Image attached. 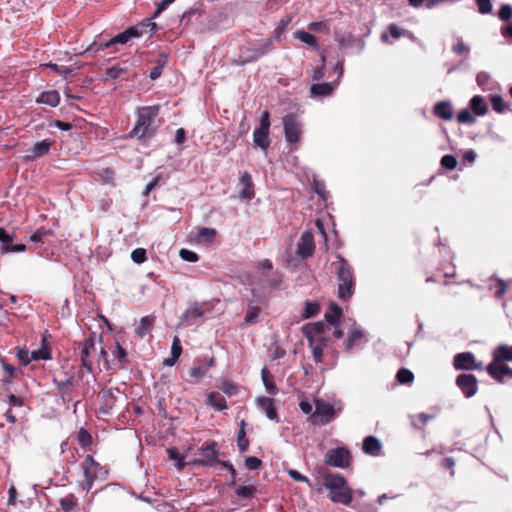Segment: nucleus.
I'll use <instances>...</instances> for the list:
<instances>
[{
	"mask_svg": "<svg viewBox=\"0 0 512 512\" xmlns=\"http://www.w3.org/2000/svg\"><path fill=\"white\" fill-rule=\"evenodd\" d=\"M321 488L329 491L327 497L333 503L350 506L353 501L354 490L349 487L346 478L340 473H325L318 491H321Z\"/></svg>",
	"mask_w": 512,
	"mask_h": 512,
	"instance_id": "f257e3e1",
	"label": "nucleus"
},
{
	"mask_svg": "<svg viewBox=\"0 0 512 512\" xmlns=\"http://www.w3.org/2000/svg\"><path fill=\"white\" fill-rule=\"evenodd\" d=\"M159 106H145L137 110V121L134 128L130 131L131 138H137L139 141H145L154 136L158 124L156 123L159 115Z\"/></svg>",
	"mask_w": 512,
	"mask_h": 512,
	"instance_id": "f03ea898",
	"label": "nucleus"
},
{
	"mask_svg": "<svg viewBox=\"0 0 512 512\" xmlns=\"http://www.w3.org/2000/svg\"><path fill=\"white\" fill-rule=\"evenodd\" d=\"M338 267L336 277L338 281L337 296L341 301L349 300L355 292V276L352 266L340 254L336 256Z\"/></svg>",
	"mask_w": 512,
	"mask_h": 512,
	"instance_id": "7ed1b4c3",
	"label": "nucleus"
},
{
	"mask_svg": "<svg viewBox=\"0 0 512 512\" xmlns=\"http://www.w3.org/2000/svg\"><path fill=\"white\" fill-rule=\"evenodd\" d=\"M273 48V39H265L259 41L257 44H248L242 46L239 50L238 57L234 60V63L238 66H244L245 64L257 61L262 56L269 53Z\"/></svg>",
	"mask_w": 512,
	"mask_h": 512,
	"instance_id": "20e7f679",
	"label": "nucleus"
},
{
	"mask_svg": "<svg viewBox=\"0 0 512 512\" xmlns=\"http://www.w3.org/2000/svg\"><path fill=\"white\" fill-rule=\"evenodd\" d=\"M82 469L85 477L82 488L87 492L90 491L96 480H105L108 476V470L96 462L91 455H86Z\"/></svg>",
	"mask_w": 512,
	"mask_h": 512,
	"instance_id": "39448f33",
	"label": "nucleus"
},
{
	"mask_svg": "<svg viewBox=\"0 0 512 512\" xmlns=\"http://www.w3.org/2000/svg\"><path fill=\"white\" fill-rule=\"evenodd\" d=\"M156 24L153 23V22H148L146 24H142V25H135V26H131L129 28H127L126 30H124L123 32L117 34L116 36L110 38V43L114 45H117V44H121V45H124L126 44L127 42H129L131 39H134V38H139L141 36H143L145 33L148 32V28H150L149 30L152 31L154 30Z\"/></svg>",
	"mask_w": 512,
	"mask_h": 512,
	"instance_id": "423d86ee",
	"label": "nucleus"
},
{
	"mask_svg": "<svg viewBox=\"0 0 512 512\" xmlns=\"http://www.w3.org/2000/svg\"><path fill=\"white\" fill-rule=\"evenodd\" d=\"M284 135L289 144H297L302 136V123L293 114L283 117Z\"/></svg>",
	"mask_w": 512,
	"mask_h": 512,
	"instance_id": "0eeeda50",
	"label": "nucleus"
},
{
	"mask_svg": "<svg viewBox=\"0 0 512 512\" xmlns=\"http://www.w3.org/2000/svg\"><path fill=\"white\" fill-rule=\"evenodd\" d=\"M335 417V409L332 404L324 401L317 400L315 411L311 414L309 420L314 424L326 425L330 423Z\"/></svg>",
	"mask_w": 512,
	"mask_h": 512,
	"instance_id": "6e6552de",
	"label": "nucleus"
},
{
	"mask_svg": "<svg viewBox=\"0 0 512 512\" xmlns=\"http://www.w3.org/2000/svg\"><path fill=\"white\" fill-rule=\"evenodd\" d=\"M453 366L456 370L463 371H482L484 369L483 363L478 362L472 352H462L454 355Z\"/></svg>",
	"mask_w": 512,
	"mask_h": 512,
	"instance_id": "1a4fd4ad",
	"label": "nucleus"
},
{
	"mask_svg": "<svg viewBox=\"0 0 512 512\" xmlns=\"http://www.w3.org/2000/svg\"><path fill=\"white\" fill-rule=\"evenodd\" d=\"M54 233L44 227L38 228L31 236L30 241L36 244V252L40 256H48L49 251L46 245H51Z\"/></svg>",
	"mask_w": 512,
	"mask_h": 512,
	"instance_id": "9d476101",
	"label": "nucleus"
},
{
	"mask_svg": "<svg viewBox=\"0 0 512 512\" xmlns=\"http://www.w3.org/2000/svg\"><path fill=\"white\" fill-rule=\"evenodd\" d=\"M217 443L211 441L199 448L200 458L193 461V464L204 467H212L218 462Z\"/></svg>",
	"mask_w": 512,
	"mask_h": 512,
	"instance_id": "9b49d317",
	"label": "nucleus"
},
{
	"mask_svg": "<svg viewBox=\"0 0 512 512\" xmlns=\"http://www.w3.org/2000/svg\"><path fill=\"white\" fill-rule=\"evenodd\" d=\"M208 304L203 302L191 303L180 318V322L188 326L196 324L197 320L209 312Z\"/></svg>",
	"mask_w": 512,
	"mask_h": 512,
	"instance_id": "f8f14e48",
	"label": "nucleus"
},
{
	"mask_svg": "<svg viewBox=\"0 0 512 512\" xmlns=\"http://www.w3.org/2000/svg\"><path fill=\"white\" fill-rule=\"evenodd\" d=\"M325 461L332 467L347 468L350 465L351 455L348 449L338 447L326 453Z\"/></svg>",
	"mask_w": 512,
	"mask_h": 512,
	"instance_id": "ddd939ff",
	"label": "nucleus"
},
{
	"mask_svg": "<svg viewBox=\"0 0 512 512\" xmlns=\"http://www.w3.org/2000/svg\"><path fill=\"white\" fill-rule=\"evenodd\" d=\"M79 346L81 366L88 373H91L93 365L92 356L96 354L97 351L95 338L90 336L89 338H86L82 343H80Z\"/></svg>",
	"mask_w": 512,
	"mask_h": 512,
	"instance_id": "4468645a",
	"label": "nucleus"
},
{
	"mask_svg": "<svg viewBox=\"0 0 512 512\" xmlns=\"http://www.w3.org/2000/svg\"><path fill=\"white\" fill-rule=\"evenodd\" d=\"M315 250L314 236L309 230L302 232L296 248V256L301 260L311 257Z\"/></svg>",
	"mask_w": 512,
	"mask_h": 512,
	"instance_id": "2eb2a0df",
	"label": "nucleus"
},
{
	"mask_svg": "<svg viewBox=\"0 0 512 512\" xmlns=\"http://www.w3.org/2000/svg\"><path fill=\"white\" fill-rule=\"evenodd\" d=\"M455 385L466 398L473 397L478 391V380L473 374L462 373L455 379Z\"/></svg>",
	"mask_w": 512,
	"mask_h": 512,
	"instance_id": "dca6fc26",
	"label": "nucleus"
},
{
	"mask_svg": "<svg viewBox=\"0 0 512 512\" xmlns=\"http://www.w3.org/2000/svg\"><path fill=\"white\" fill-rule=\"evenodd\" d=\"M135 67L134 62L123 60L106 69V77L113 80H128L132 69Z\"/></svg>",
	"mask_w": 512,
	"mask_h": 512,
	"instance_id": "f3484780",
	"label": "nucleus"
},
{
	"mask_svg": "<svg viewBox=\"0 0 512 512\" xmlns=\"http://www.w3.org/2000/svg\"><path fill=\"white\" fill-rule=\"evenodd\" d=\"M54 143L55 141L51 139H44L34 143L28 149V154L25 156L26 160L33 161L37 158L47 155Z\"/></svg>",
	"mask_w": 512,
	"mask_h": 512,
	"instance_id": "a211bd4d",
	"label": "nucleus"
},
{
	"mask_svg": "<svg viewBox=\"0 0 512 512\" xmlns=\"http://www.w3.org/2000/svg\"><path fill=\"white\" fill-rule=\"evenodd\" d=\"M486 370L493 379L500 383H503L504 376L512 378V368L502 362L492 361Z\"/></svg>",
	"mask_w": 512,
	"mask_h": 512,
	"instance_id": "6ab92c4d",
	"label": "nucleus"
},
{
	"mask_svg": "<svg viewBox=\"0 0 512 512\" xmlns=\"http://www.w3.org/2000/svg\"><path fill=\"white\" fill-rule=\"evenodd\" d=\"M214 364H215L214 357H211L209 359H206V358L197 359L195 361V365L190 368L189 375H190V377H192L196 380H199L206 374V372L208 371V369L210 367L214 366Z\"/></svg>",
	"mask_w": 512,
	"mask_h": 512,
	"instance_id": "aec40b11",
	"label": "nucleus"
},
{
	"mask_svg": "<svg viewBox=\"0 0 512 512\" xmlns=\"http://www.w3.org/2000/svg\"><path fill=\"white\" fill-rule=\"evenodd\" d=\"M256 402L258 407L265 412L269 420L274 421L276 423L280 421L273 399L262 396L257 398Z\"/></svg>",
	"mask_w": 512,
	"mask_h": 512,
	"instance_id": "412c9836",
	"label": "nucleus"
},
{
	"mask_svg": "<svg viewBox=\"0 0 512 512\" xmlns=\"http://www.w3.org/2000/svg\"><path fill=\"white\" fill-rule=\"evenodd\" d=\"M261 309L258 306V302L254 300H248L247 312L245 314L241 327H247L256 324L259 321Z\"/></svg>",
	"mask_w": 512,
	"mask_h": 512,
	"instance_id": "4be33fe9",
	"label": "nucleus"
},
{
	"mask_svg": "<svg viewBox=\"0 0 512 512\" xmlns=\"http://www.w3.org/2000/svg\"><path fill=\"white\" fill-rule=\"evenodd\" d=\"M240 183L243 188L239 192V197L241 199L251 200L255 195L251 175L248 172H244L240 177Z\"/></svg>",
	"mask_w": 512,
	"mask_h": 512,
	"instance_id": "5701e85b",
	"label": "nucleus"
},
{
	"mask_svg": "<svg viewBox=\"0 0 512 512\" xmlns=\"http://www.w3.org/2000/svg\"><path fill=\"white\" fill-rule=\"evenodd\" d=\"M382 444L380 440L372 435L364 438L362 443V450L365 454L370 456H378L381 452Z\"/></svg>",
	"mask_w": 512,
	"mask_h": 512,
	"instance_id": "b1692460",
	"label": "nucleus"
},
{
	"mask_svg": "<svg viewBox=\"0 0 512 512\" xmlns=\"http://www.w3.org/2000/svg\"><path fill=\"white\" fill-rule=\"evenodd\" d=\"M303 334L309 342V345H312V342L317 337L322 336L324 332V325L322 322L309 323L303 326L302 328Z\"/></svg>",
	"mask_w": 512,
	"mask_h": 512,
	"instance_id": "393cba45",
	"label": "nucleus"
},
{
	"mask_svg": "<svg viewBox=\"0 0 512 512\" xmlns=\"http://www.w3.org/2000/svg\"><path fill=\"white\" fill-rule=\"evenodd\" d=\"M36 103L57 107L60 103V94L57 90L44 91L36 98Z\"/></svg>",
	"mask_w": 512,
	"mask_h": 512,
	"instance_id": "a878e982",
	"label": "nucleus"
},
{
	"mask_svg": "<svg viewBox=\"0 0 512 512\" xmlns=\"http://www.w3.org/2000/svg\"><path fill=\"white\" fill-rule=\"evenodd\" d=\"M75 376L74 374L68 375L64 380H58L53 378V383L57 387V390L61 394L63 399L69 398L71 395V386L73 385Z\"/></svg>",
	"mask_w": 512,
	"mask_h": 512,
	"instance_id": "bb28decb",
	"label": "nucleus"
},
{
	"mask_svg": "<svg viewBox=\"0 0 512 512\" xmlns=\"http://www.w3.org/2000/svg\"><path fill=\"white\" fill-rule=\"evenodd\" d=\"M337 85H338L337 81L332 82V83L313 84L310 87V93L316 97H325V96L330 95Z\"/></svg>",
	"mask_w": 512,
	"mask_h": 512,
	"instance_id": "cd10ccee",
	"label": "nucleus"
},
{
	"mask_svg": "<svg viewBox=\"0 0 512 512\" xmlns=\"http://www.w3.org/2000/svg\"><path fill=\"white\" fill-rule=\"evenodd\" d=\"M493 360L496 362L512 361V346L501 344L497 346L492 353Z\"/></svg>",
	"mask_w": 512,
	"mask_h": 512,
	"instance_id": "c85d7f7f",
	"label": "nucleus"
},
{
	"mask_svg": "<svg viewBox=\"0 0 512 512\" xmlns=\"http://www.w3.org/2000/svg\"><path fill=\"white\" fill-rule=\"evenodd\" d=\"M253 143L263 152L267 153L271 143L269 139V132L255 129L253 132Z\"/></svg>",
	"mask_w": 512,
	"mask_h": 512,
	"instance_id": "c756f323",
	"label": "nucleus"
},
{
	"mask_svg": "<svg viewBox=\"0 0 512 512\" xmlns=\"http://www.w3.org/2000/svg\"><path fill=\"white\" fill-rule=\"evenodd\" d=\"M469 108L477 116H484L488 112V105L480 95H475L471 98Z\"/></svg>",
	"mask_w": 512,
	"mask_h": 512,
	"instance_id": "7c9ffc66",
	"label": "nucleus"
},
{
	"mask_svg": "<svg viewBox=\"0 0 512 512\" xmlns=\"http://www.w3.org/2000/svg\"><path fill=\"white\" fill-rule=\"evenodd\" d=\"M328 340L320 336L317 339H314L312 345H310L312 350V356L316 363H321L323 359V348L327 346Z\"/></svg>",
	"mask_w": 512,
	"mask_h": 512,
	"instance_id": "2f4dec72",
	"label": "nucleus"
},
{
	"mask_svg": "<svg viewBox=\"0 0 512 512\" xmlns=\"http://www.w3.org/2000/svg\"><path fill=\"white\" fill-rule=\"evenodd\" d=\"M207 404L218 411L228 409V405L225 398L215 391L208 393Z\"/></svg>",
	"mask_w": 512,
	"mask_h": 512,
	"instance_id": "473e14b6",
	"label": "nucleus"
},
{
	"mask_svg": "<svg viewBox=\"0 0 512 512\" xmlns=\"http://www.w3.org/2000/svg\"><path fill=\"white\" fill-rule=\"evenodd\" d=\"M261 378L266 388V391L269 394L275 395L277 393V387L273 380V376L270 374L266 367L262 368L261 370Z\"/></svg>",
	"mask_w": 512,
	"mask_h": 512,
	"instance_id": "72a5a7b5",
	"label": "nucleus"
},
{
	"mask_svg": "<svg viewBox=\"0 0 512 512\" xmlns=\"http://www.w3.org/2000/svg\"><path fill=\"white\" fill-rule=\"evenodd\" d=\"M113 44L110 43L109 40H104L101 38V35L96 36L95 40L88 46L85 52H93L97 53L99 51H103L112 47Z\"/></svg>",
	"mask_w": 512,
	"mask_h": 512,
	"instance_id": "f704fd0d",
	"label": "nucleus"
},
{
	"mask_svg": "<svg viewBox=\"0 0 512 512\" xmlns=\"http://www.w3.org/2000/svg\"><path fill=\"white\" fill-rule=\"evenodd\" d=\"M245 425H246V422L244 420H242L240 422V428H239L238 435H237V446L241 453H245L249 448V441L246 437Z\"/></svg>",
	"mask_w": 512,
	"mask_h": 512,
	"instance_id": "c9c22d12",
	"label": "nucleus"
},
{
	"mask_svg": "<svg viewBox=\"0 0 512 512\" xmlns=\"http://www.w3.org/2000/svg\"><path fill=\"white\" fill-rule=\"evenodd\" d=\"M330 311L325 313V320L331 325H338V318L342 315V308L335 303H331Z\"/></svg>",
	"mask_w": 512,
	"mask_h": 512,
	"instance_id": "e433bc0d",
	"label": "nucleus"
},
{
	"mask_svg": "<svg viewBox=\"0 0 512 512\" xmlns=\"http://www.w3.org/2000/svg\"><path fill=\"white\" fill-rule=\"evenodd\" d=\"M257 493V488L253 484L241 485L235 490V494L242 499H252Z\"/></svg>",
	"mask_w": 512,
	"mask_h": 512,
	"instance_id": "4c0bfd02",
	"label": "nucleus"
},
{
	"mask_svg": "<svg viewBox=\"0 0 512 512\" xmlns=\"http://www.w3.org/2000/svg\"><path fill=\"white\" fill-rule=\"evenodd\" d=\"M59 505L63 512H75L77 507V499L74 495L70 494L59 500Z\"/></svg>",
	"mask_w": 512,
	"mask_h": 512,
	"instance_id": "58836bf2",
	"label": "nucleus"
},
{
	"mask_svg": "<svg viewBox=\"0 0 512 512\" xmlns=\"http://www.w3.org/2000/svg\"><path fill=\"white\" fill-rule=\"evenodd\" d=\"M396 380L401 385H410L414 381V374L407 368H401L396 374Z\"/></svg>",
	"mask_w": 512,
	"mask_h": 512,
	"instance_id": "ea45409f",
	"label": "nucleus"
},
{
	"mask_svg": "<svg viewBox=\"0 0 512 512\" xmlns=\"http://www.w3.org/2000/svg\"><path fill=\"white\" fill-rule=\"evenodd\" d=\"M294 37L311 47H317V38L313 34L307 32V31H304V30L296 31L294 33Z\"/></svg>",
	"mask_w": 512,
	"mask_h": 512,
	"instance_id": "a19ab883",
	"label": "nucleus"
},
{
	"mask_svg": "<svg viewBox=\"0 0 512 512\" xmlns=\"http://www.w3.org/2000/svg\"><path fill=\"white\" fill-rule=\"evenodd\" d=\"M453 52L461 57L464 60L469 58L470 54V45L465 43L461 38H457V43L452 48Z\"/></svg>",
	"mask_w": 512,
	"mask_h": 512,
	"instance_id": "79ce46f5",
	"label": "nucleus"
},
{
	"mask_svg": "<svg viewBox=\"0 0 512 512\" xmlns=\"http://www.w3.org/2000/svg\"><path fill=\"white\" fill-rule=\"evenodd\" d=\"M112 354L114 358L117 359V361L119 362L120 367L124 368L125 365L128 363V355L126 350L120 345L118 341L116 342Z\"/></svg>",
	"mask_w": 512,
	"mask_h": 512,
	"instance_id": "37998d69",
	"label": "nucleus"
},
{
	"mask_svg": "<svg viewBox=\"0 0 512 512\" xmlns=\"http://www.w3.org/2000/svg\"><path fill=\"white\" fill-rule=\"evenodd\" d=\"M320 311V305L317 302L307 301L304 306V311L302 313L303 319H309L315 317Z\"/></svg>",
	"mask_w": 512,
	"mask_h": 512,
	"instance_id": "c03bdc74",
	"label": "nucleus"
},
{
	"mask_svg": "<svg viewBox=\"0 0 512 512\" xmlns=\"http://www.w3.org/2000/svg\"><path fill=\"white\" fill-rule=\"evenodd\" d=\"M153 321H154L153 316L142 317L140 320V325L136 328L137 334L140 337H144L150 330V327L152 326Z\"/></svg>",
	"mask_w": 512,
	"mask_h": 512,
	"instance_id": "a18cd8bd",
	"label": "nucleus"
},
{
	"mask_svg": "<svg viewBox=\"0 0 512 512\" xmlns=\"http://www.w3.org/2000/svg\"><path fill=\"white\" fill-rule=\"evenodd\" d=\"M216 236V230L209 227H201L197 232V239L199 241L212 242Z\"/></svg>",
	"mask_w": 512,
	"mask_h": 512,
	"instance_id": "49530a36",
	"label": "nucleus"
},
{
	"mask_svg": "<svg viewBox=\"0 0 512 512\" xmlns=\"http://www.w3.org/2000/svg\"><path fill=\"white\" fill-rule=\"evenodd\" d=\"M471 111L472 110L469 107L461 110L457 115L458 122L469 125L475 124L476 118Z\"/></svg>",
	"mask_w": 512,
	"mask_h": 512,
	"instance_id": "de8ad7c7",
	"label": "nucleus"
},
{
	"mask_svg": "<svg viewBox=\"0 0 512 512\" xmlns=\"http://www.w3.org/2000/svg\"><path fill=\"white\" fill-rule=\"evenodd\" d=\"M363 336L364 334L361 330L356 329L352 331L348 339L344 341L345 350L350 351L357 343V341L363 338Z\"/></svg>",
	"mask_w": 512,
	"mask_h": 512,
	"instance_id": "09e8293b",
	"label": "nucleus"
},
{
	"mask_svg": "<svg viewBox=\"0 0 512 512\" xmlns=\"http://www.w3.org/2000/svg\"><path fill=\"white\" fill-rule=\"evenodd\" d=\"M490 102H491L492 108L497 113H503L505 111L506 105L504 103L503 98L500 95H497V94L491 95Z\"/></svg>",
	"mask_w": 512,
	"mask_h": 512,
	"instance_id": "8fccbe9b",
	"label": "nucleus"
},
{
	"mask_svg": "<svg viewBox=\"0 0 512 512\" xmlns=\"http://www.w3.org/2000/svg\"><path fill=\"white\" fill-rule=\"evenodd\" d=\"M434 114L444 120H448V101H440L434 107Z\"/></svg>",
	"mask_w": 512,
	"mask_h": 512,
	"instance_id": "3c124183",
	"label": "nucleus"
},
{
	"mask_svg": "<svg viewBox=\"0 0 512 512\" xmlns=\"http://www.w3.org/2000/svg\"><path fill=\"white\" fill-rule=\"evenodd\" d=\"M51 359V353L46 347L36 349L31 352V360H49Z\"/></svg>",
	"mask_w": 512,
	"mask_h": 512,
	"instance_id": "603ef678",
	"label": "nucleus"
},
{
	"mask_svg": "<svg viewBox=\"0 0 512 512\" xmlns=\"http://www.w3.org/2000/svg\"><path fill=\"white\" fill-rule=\"evenodd\" d=\"M289 23H290V18H282L279 21L277 27L274 30V36H273V38L276 41H280L281 40V36L284 33V31L286 30V28H287Z\"/></svg>",
	"mask_w": 512,
	"mask_h": 512,
	"instance_id": "864d4df0",
	"label": "nucleus"
},
{
	"mask_svg": "<svg viewBox=\"0 0 512 512\" xmlns=\"http://www.w3.org/2000/svg\"><path fill=\"white\" fill-rule=\"evenodd\" d=\"M221 390L224 394H226L227 396L231 397V396H234L238 393V388L237 386L229 381V380H224L221 384Z\"/></svg>",
	"mask_w": 512,
	"mask_h": 512,
	"instance_id": "5fc2aeb1",
	"label": "nucleus"
},
{
	"mask_svg": "<svg viewBox=\"0 0 512 512\" xmlns=\"http://www.w3.org/2000/svg\"><path fill=\"white\" fill-rule=\"evenodd\" d=\"M0 242L2 243L3 252L7 253V246L13 243V236L9 234L4 228L0 227Z\"/></svg>",
	"mask_w": 512,
	"mask_h": 512,
	"instance_id": "6e6d98bb",
	"label": "nucleus"
},
{
	"mask_svg": "<svg viewBox=\"0 0 512 512\" xmlns=\"http://www.w3.org/2000/svg\"><path fill=\"white\" fill-rule=\"evenodd\" d=\"M77 440L82 447H87L92 444L91 434L86 429H80L77 434Z\"/></svg>",
	"mask_w": 512,
	"mask_h": 512,
	"instance_id": "4d7b16f0",
	"label": "nucleus"
},
{
	"mask_svg": "<svg viewBox=\"0 0 512 512\" xmlns=\"http://www.w3.org/2000/svg\"><path fill=\"white\" fill-rule=\"evenodd\" d=\"M244 464L248 470L254 471L262 466V461L257 457L249 456L245 459Z\"/></svg>",
	"mask_w": 512,
	"mask_h": 512,
	"instance_id": "13d9d810",
	"label": "nucleus"
},
{
	"mask_svg": "<svg viewBox=\"0 0 512 512\" xmlns=\"http://www.w3.org/2000/svg\"><path fill=\"white\" fill-rule=\"evenodd\" d=\"M179 255L184 261L187 262L195 263L199 260L198 254L188 249H181Z\"/></svg>",
	"mask_w": 512,
	"mask_h": 512,
	"instance_id": "bf43d9fd",
	"label": "nucleus"
},
{
	"mask_svg": "<svg viewBox=\"0 0 512 512\" xmlns=\"http://www.w3.org/2000/svg\"><path fill=\"white\" fill-rule=\"evenodd\" d=\"M131 259L136 264H141L146 260V250L143 248H137L132 251Z\"/></svg>",
	"mask_w": 512,
	"mask_h": 512,
	"instance_id": "052dcab7",
	"label": "nucleus"
},
{
	"mask_svg": "<svg viewBox=\"0 0 512 512\" xmlns=\"http://www.w3.org/2000/svg\"><path fill=\"white\" fill-rule=\"evenodd\" d=\"M288 475L294 480V481H297V482H304L306 483L309 487H312V483L311 481L309 480L308 477H306L305 475L301 474L299 471L297 470H294V469H290L288 471Z\"/></svg>",
	"mask_w": 512,
	"mask_h": 512,
	"instance_id": "680f3d73",
	"label": "nucleus"
},
{
	"mask_svg": "<svg viewBox=\"0 0 512 512\" xmlns=\"http://www.w3.org/2000/svg\"><path fill=\"white\" fill-rule=\"evenodd\" d=\"M498 17L503 21H509L512 18V6L503 4L498 11Z\"/></svg>",
	"mask_w": 512,
	"mask_h": 512,
	"instance_id": "e2e57ef3",
	"label": "nucleus"
},
{
	"mask_svg": "<svg viewBox=\"0 0 512 512\" xmlns=\"http://www.w3.org/2000/svg\"><path fill=\"white\" fill-rule=\"evenodd\" d=\"M270 125V114L268 111H264L261 115L259 126L256 129L269 132Z\"/></svg>",
	"mask_w": 512,
	"mask_h": 512,
	"instance_id": "0e129e2a",
	"label": "nucleus"
},
{
	"mask_svg": "<svg viewBox=\"0 0 512 512\" xmlns=\"http://www.w3.org/2000/svg\"><path fill=\"white\" fill-rule=\"evenodd\" d=\"M476 4L480 14H489L492 11L491 0H476Z\"/></svg>",
	"mask_w": 512,
	"mask_h": 512,
	"instance_id": "69168bd1",
	"label": "nucleus"
},
{
	"mask_svg": "<svg viewBox=\"0 0 512 512\" xmlns=\"http://www.w3.org/2000/svg\"><path fill=\"white\" fill-rule=\"evenodd\" d=\"M182 353L181 341L178 336H175L171 345V356L179 358Z\"/></svg>",
	"mask_w": 512,
	"mask_h": 512,
	"instance_id": "338daca9",
	"label": "nucleus"
},
{
	"mask_svg": "<svg viewBox=\"0 0 512 512\" xmlns=\"http://www.w3.org/2000/svg\"><path fill=\"white\" fill-rule=\"evenodd\" d=\"M17 358L22 363V365L26 366L28 365L31 360V353L27 349H18L16 353Z\"/></svg>",
	"mask_w": 512,
	"mask_h": 512,
	"instance_id": "774afa93",
	"label": "nucleus"
}]
</instances>
